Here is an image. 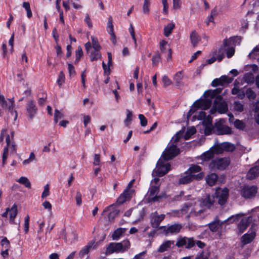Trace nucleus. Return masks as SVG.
Here are the masks:
<instances>
[{
	"instance_id": "obj_39",
	"label": "nucleus",
	"mask_w": 259,
	"mask_h": 259,
	"mask_svg": "<svg viewBox=\"0 0 259 259\" xmlns=\"http://www.w3.org/2000/svg\"><path fill=\"white\" fill-rule=\"evenodd\" d=\"M82 56L83 51L82 48L80 46H78L75 51V60L74 63L77 64L80 60V59L82 57Z\"/></svg>"
},
{
	"instance_id": "obj_41",
	"label": "nucleus",
	"mask_w": 259,
	"mask_h": 259,
	"mask_svg": "<svg viewBox=\"0 0 259 259\" xmlns=\"http://www.w3.org/2000/svg\"><path fill=\"white\" fill-rule=\"evenodd\" d=\"M91 40H92V45L94 50H101V47L99 44L98 39L96 37H95L94 36H91Z\"/></svg>"
},
{
	"instance_id": "obj_14",
	"label": "nucleus",
	"mask_w": 259,
	"mask_h": 259,
	"mask_svg": "<svg viewBox=\"0 0 259 259\" xmlns=\"http://www.w3.org/2000/svg\"><path fill=\"white\" fill-rule=\"evenodd\" d=\"M216 198L218 200V203L220 205L224 204L228 197L229 191L227 188L221 189L218 188L215 191Z\"/></svg>"
},
{
	"instance_id": "obj_40",
	"label": "nucleus",
	"mask_w": 259,
	"mask_h": 259,
	"mask_svg": "<svg viewBox=\"0 0 259 259\" xmlns=\"http://www.w3.org/2000/svg\"><path fill=\"white\" fill-rule=\"evenodd\" d=\"M174 27L175 25L173 23H169L167 26H165L164 28V35L166 36H168Z\"/></svg>"
},
{
	"instance_id": "obj_18",
	"label": "nucleus",
	"mask_w": 259,
	"mask_h": 259,
	"mask_svg": "<svg viewBox=\"0 0 259 259\" xmlns=\"http://www.w3.org/2000/svg\"><path fill=\"white\" fill-rule=\"evenodd\" d=\"M164 218L165 215L163 214H158L157 211L152 213L150 220L152 227L154 228H158L160 223Z\"/></svg>"
},
{
	"instance_id": "obj_57",
	"label": "nucleus",
	"mask_w": 259,
	"mask_h": 259,
	"mask_svg": "<svg viewBox=\"0 0 259 259\" xmlns=\"http://www.w3.org/2000/svg\"><path fill=\"white\" fill-rule=\"evenodd\" d=\"M81 194L79 191H77L75 196V200L76 205L78 206H80L82 203L81 200Z\"/></svg>"
},
{
	"instance_id": "obj_62",
	"label": "nucleus",
	"mask_w": 259,
	"mask_h": 259,
	"mask_svg": "<svg viewBox=\"0 0 259 259\" xmlns=\"http://www.w3.org/2000/svg\"><path fill=\"white\" fill-rule=\"evenodd\" d=\"M168 46L167 42L162 40L160 43V50L162 53H164L166 49V46Z\"/></svg>"
},
{
	"instance_id": "obj_27",
	"label": "nucleus",
	"mask_w": 259,
	"mask_h": 259,
	"mask_svg": "<svg viewBox=\"0 0 259 259\" xmlns=\"http://www.w3.org/2000/svg\"><path fill=\"white\" fill-rule=\"evenodd\" d=\"M259 176V166H255L248 171L246 177L248 179L253 180Z\"/></svg>"
},
{
	"instance_id": "obj_20",
	"label": "nucleus",
	"mask_w": 259,
	"mask_h": 259,
	"mask_svg": "<svg viewBox=\"0 0 259 259\" xmlns=\"http://www.w3.org/2000/svg\"><path fill=\"white\" fill-rule=\"evenodd\" d=\"M122 249V245L120 243L111 242L107 247L105 253L107 255L114 252H122V250H123Z\"/></svg>"
},
{
	"instance_id": "obj_21",
	"label": "nucleus",
	"mask_w": 259,
	"mask_h": 259,
	"mask_svg": "<svg viewBox=\"0 0 259 259\" xmlns=\"http://www.w3.org/2000/svg\"><path fill=\"white\" fill-rule=\"evenodd\" d=\"M252 221V217L251 216L242 219L237 226V228L239 233L241 234L243 233Z\"/></svg>"
},
{
	"instance_id": "obj_52",
	"label": "nucleus",
	"mask_w": 259,
	"mask_h": 259,
	"mask_svg": "<svg viewBox=\"0 0 259 259\" xmlns=\"http://www.w3.org/2000/svg\"><path fill=\"white\" fill-rule=\"evenodd\" d=\"M183 132L181 133L180 131V132L177 133L176 135L172 137L171 142H173L172 144H176L177 142H178L180 138L183 136Z\"/></svg>"
},
{
	"instance_id": "obj_55",
	"label": "nucleus",
	"mask_w": 259,
	"mask_h": 259,
	"mask_svg": "<svg viewBox=\"0 0 259 259\" xmlns=\"http://www.w3.org/2000/svg\"><path fill=\"white\" fill-rule=\"evenodd\" d=\"M65 80V75L63 71L60 72L59 77L57 80V82L59 86H61Z\"/></svg>"
},
{
	"instance_id": "obj_46",
	"label": "nucleus",
	"mask_w": 259,
	"mask_h": 259,
	"mask_svg": "<svg viewBox=\"0 0 259 259\" xmlns=\"http://www.w3.org/2000/svg\"><path fill=\"white\" fill-rule=\"evenodd\" d=\"M35 156L34 153L31 152V153H30V154L29 155V158L27 159L24 160L23 161V164L24 165H26L28 164L29 163H30V162H31L32 161H33L34 160H35Z\"/></svg>"
},
{
	"instance_id": "obj_4",
	"label": "nucleus",
	"mask_w": 259,
	"mask_h": 259,
	"mask_svg": "<svg viewBox=\"0 0 259 259\" xmlns=\"http://www.w3.org/2000/svg\"><path fill=\"white\" fill-rule=\"evenodd\" d=\"M203 96L204 99H200L194 103L193 107L188 113V116H191L192 113L194 112L198 108L206 110L211 106L212 99L211 97H207V96H205L204 94Z\"/></svg>"
},
{
	"instance_id": "obj_10",
	"label": "nucleus",
	"mask_w": 259,
	"mask_h": 259,
	"mask_svg": "<svg viewBox=\"0 0 259 259\" xmlns=\"http://www.w3.org/2000/svg\"><path fill=\"white\" fill-rule=\"evenodd\" d=\"M204 176L203 172H200L197 175H190L187 171H186L183 176L179 179V183L180 184H187L194 180L199 181L202 179Z\"/></svg>"
},
{
	"instance_id": "obj_64",
	"label": "nucleus",
	"mask_w": 259,
	"mask_h": 259,
	"mask_svg": "<svg viewBox=\"0 0 259 259\" xmlns=\"http://www.w3.org/2000/svg\"><path fill=\"white\" fill-rule=\"evenodd\" d=\"M108 31L109 33L113 32V26L111 17L109 18L107 26Z\"/></svg>"
},
{
	"instance_id": "obj_43",
	"label": "nucleus",
	"mask_w": 259,
	"mask_h": 259,
	"mask_svg": "<svg viewBox=\"0 0 259 259\" xmlns=\"http://www.w3.org/2000/svg\"><path fill=\"white\" fill-rule=\"evenodd\" d=\"M126 111L127 112V115L126 117L124 120V124L125 126H128L132 120L133 114L128 109H126Z\"/></svg>"
},
{
	"instance_id": "obj_24",
	"label": "nucleus",
	"mask_w": 259,
	"mask_h": 259,
	"mask_svg": "<svg viewBox=\"0 0 259 259\" xmlns=\"http://www.w3.org/2000/svg\"><path fill=\"white\" fill-rule=\"evenodd\" d=\"M197 118L199 120H203V125L212 124V117L210 115L206 116L204 111H200L197 115Z\"/></svg>"
},
{
	"instance_id": "obj_63",
	"label": "nucleus",
	"mask_w": 259,
	"mask_h": 259,
	"mask_svg": "<svg viewBox=\"0 0 259 259\" xmlns=\"http://www.w3.org/2000/svg\"><path fill=\"white\" fill-rule=\"evenodd\" d=\"M25 223H24V231L25 233H27L29 230V217L27 215L25 217Z\"/></svg>"
},
{
	"instance_id": "obj_42",
	"label": "nucleus",
	"mask_w": 259,
	"mask_h": 259,
	"mask_svg": "<svg viewBox=\"0 0 259 259\" xmlns=\"http://www.w3.org/2000/svg\"><path fill=\"white\" fill-rule=\"evenodd\" d=\"M205 126L204 134L206 135H209L212 133H214V125L212 124L203 125Z\"/></svg>"
},
{
	"instance_id": "obj_34",
	"label": "nucleus",
	"mask_w": 259,
	"mask_h": 259,
	"mask_svg": "<svg viewBox=\"0 0 259 259\" xmlns=\"http://www.w3.org/2000/svg\"><path fill=\"white\" fill-rule=\"evenodd\" d=\"M126 229L125 228H118L113 232L112 238L114 240H118L119 237L125 232Z\"/></svg>"
},
{
	"instance_id": "obj_3",
	"label": "nucleus",
	"mask_w": 259,
	"mask_h": 259,
	"mask_svg": "<svg viewBox=\"0 0 259 259\" xmlns=\"http://www.w3.org/2000/svg\"><path fill=\"white\" fill-rule=\"evenodd\" d=\"M159 185H151L146 195V200L147 202H155L160 201L165 197L164 193L158 195L159 192Z\"/></svg>"
},
{
	"instance_id": "obj_30",
	"label": "nucleus",
	"mask_w": 259,
	"mask_h": 259,
	"mask_svg": "<svg viewBox=\"0 0 259 259\" xmlns=\"http://www.w3.org/2000/svg\"><path fill=\"white\" fill-rule=\"evenodd\" d=\"M241 37L237 36L234 37L230 38L229 40L225 39L224 40L223 44L224 47H226L232 44L235 46L236 45H239L241 42Z\"/></svg>"
},
{
	"instance_id": "obj_17",
	"label": "nucleus",
	"mask_w": 259,
	"mask_h": 259,
	"mask_svg": "<svg viewBox=\"0 0 259 259\" xmlns=\"http://www.w3.org/2000/svg\"><path fill=\"white\" fill-rule=\"evenodd\" d=\"M101 241L95 242L94 240L89 242L88 244L83 247L79 253V256L83 257L85 255L88 254L89 251L92 249H95L97 248L99 244L101 243Z\"/></svg>"
},
{
	"instance_id": "obj_58",
	"label": "nucleus",
	"mask_w": 259,
	"mask_h": 259,
	"mask_svg": "<svg viewBox=\"0 0 259 259\" xmlns=\"http://www.w3.org/2000/svg\"><path fill=\"white\" fill-rule=\"evenodd\" d=\"M138 117L140 120V124L141 126H145L147 124V120L146 119L144 115L140 114L139 115Z\"/></svg>"
},
{
	"instance_id": "obj_25",
	"label": "nucleus",
	"mask_w": 259,
	"mask_h": 259,
	"mask_svg": "<svg viewBox=\"0 0 259 259\" xmlns=\"http://www.w3.org/2000/svg\"><path fill=\"white\" fill-rule=\"evenodd\" d=\"M131 194L128 189H125L116 200V204H121L131 198Z\"/></svg>"
},
{
	"instance_id": "obj_54",
	"label": "nucleus",
	"mask_w": 259,
	"mask_h": 259,
	"mask_svg": "<svg viewBox=\"0 0 259 259\" xmlns=\"http://www.w3.org/2000/svg\"><path fill=\"white\" fill-rule=\"evenodd\" d=\"M50 194V190H49V184H47L44 187V191L41 194V198L42 199L47 197Z\"/></svg>"
},
{
	"instance_id": "obj_32",
	"label": "nucleus",
	"mask_w": 259,
	"mask_h": 259,
	"mask_svg": "<svg viewBox=\"0 0 259 259\" xmlns=\"http://www.w3.org/2000/svg\"><path fill=\"white\" fill-rule=\"evenodd\" d=\"M218 179V176L214 173L210 174L206 177V181L210 186H213Z\"/></svg>"
},
{
	"instance_id": "obj_11",
	"label": "nucleus",
	"mask_w": 259,
	"mask_h": 259,
	"mask_svg": "<svg viewBox=\"0 0 259 259\" xmlns=\"http://www.w3.org/2000/svg\"><path fill=\"white\" fill-rule=\"evenodd\" d=\"M195 245V240L193 237H179L178 238L176 245L178 247L185 246L187 249H190Z\"/></svg>"
},
{
	"instance_id": "obj_33",
	"label": "nucleus",
	"mask_w": 259,
	"mask_h": 259,
	"mask_svg": "<svg viewBox=\"0 0 259 259\" xmlns=\"http://www.w3.org/2000/svg\"><path fill=\"white\" fill-rule=\"evenodd\" d=\"M214 152H215L214 149H211L207 152L204 153L201 156V158L204 161L209 160L213 157Z\"/></svg>"
},
{
	"instance_id": "obj_50",
	"label": "nucleus",
	"mask_w": 259,
	"mask_h": 259,
	"mask_svg": "<svg viewBox=\"0 0 259 259\" xmlns=\"http://www.w3.org/2000/svg\"><path fill=\"white\" fill-rule=\"evenodd\" d=\"M196 132V131L194 127H192L188 129L185 136V139L186 140L188 139L190 137V136L195 134Z\"/></svg>"
},
{
	"instance_id": "obj_5",
	"label": "nucleus",
	"mask_w": 259,
	"mask_h": 259,
	"mask_svg": "<svg viewBox=\"0 0 259 259\" xmlns=\"http://www.w3.org/2000/svg\"><path fill=\"white\" fill-rule=\"evenodd\" d=\"M218 110L220 113H225L228 111V105L226 102L223 100L221 95L217 96L214 101V105L210 112L211 114H214Z\"/></svg>"
},
{
	"instance_id": "obj_48",
	"label": "nucleus",
	"mask_w": 259,
	"mask_h": 259,
	"mask_svg": "<svg viewBox=\"0 0 259 259\" xmlns=\"http://www.w3.org/2000/svg\"><path fill=\"white\" fill-rule=\"evenodd\" d=\"M150 6V0H144L143 11L145 14H148L149 12V7Z\"/></svg>"
},
{
	"instance_id": "obj_51",
	"label": "nucleus",
	"mask_w": 259,
	"mask_h": 259,
	"mask_svg": "<svg viewBox=\"0 0 259 259\" xmlns=\"http://www.w3.org/2000/svg\"><path fill=\"white\" fill-rule=\"evenodd\" d=\"M122 245V252H124L127 250L130 247V242L128 240L123 241L122 242H120Z\"/></svg>"
},
{
	"instance_id": "obj_31",
	"label": "nucleus",
	"mask_w": 259,
	"mask_h": 259,
	"mask_svg": "<svg viewBox=\"0 0 259 259\" xmlns=\"http://www.w3.org/2000/svg\"><path fill=\"white\" fill-rule=\"evenodd\" d=\"M10 222L11 224H14V219L17 214V206L14 204L9 210Z\"/></svg>"
},
{
	"instance_id": "obj_9",
	"label": "nucleus",
	"mask_w": 259,
	"mask_h": 259,
	"mask_svg": "<svg viewBox=\"0 0 259 259\" xmlns=\"http://www.w3.org/2000/svg\"><path fill=\"white\" fill-rule=\"evenodd\" d=\"M170 169L169 163H166L162 158L157 161L155 172L159 177H162L165 175Z\"/></svg>"
},
{
	"instance_id": "obj_38",
	"label": "nucleus",
	"mask_w": 259,
	"mask_h": 259,
	"mask_svg": "<svg viewBox=\"0 0 259 259\" xmlns=\"http://www.w3.org/2000/svg\"><path fill=\"white\" fill-rule=\"evenodd\" d=\"M182 78L183 77L181 72H178L175 74L174 79L176 81V85L177 87H180L183 85Z\"/></svg>"
},
{
	"instance_id": "obj_19",
	"label": "nucleus",
	"mask_w": 259,
	"mask_h": 259,
	"mask_svg": "<svg viewBox=\"0 0 259 259\" xmlns=\"http://www.w3.org/2000/svg\"><path fill=\"white\" fill-rule=\"evenodd\" d=\"M26 111L28 117L32 120L37 113V108L33 100H30L26 104Z\"/></svg>"
},
{
	"instance_id": "obj_15",
	"label": "nucleus",
	"mask_w": 259,
	"mask_h": 259,
	"mask_svg": "<svg viewBox=\"0 0 259 259\" xmlns=\"http://www.w3.org/2000/svg\"><path fill=\"white\" fill-rule=\"evenodd\" d=\"M11 102V105L8 106L7 101L5 99V97L3 95H0V104L2 108L4 109H8V111L11 113V114L15 113L14 120H16L17 117V113L16 111L14 110V102L13 99H9Z\"/></svg>"
},
{
	"instance_id": "obj_1",
	"label": "nucleus",
	"mask_w": 259,
	"mask_h": 259,
	"mask_svg": "<svg viewBox=\"0 0 259 259\" xmlns=\"http://www.w3.org/2000/svg\"><path fill=\"white\" fill-rule=\"evenodd\" d=\"M214 201V197L213 196L207 195L203 196L195 203L191 213L196 216L201 215L202 213L212 206Z\"/></svg>"
},
{
	"instance_id": "obj_6",
	"label": "nucleus",
	"mask_w": 259,
	"mask_h": 259,
	"mask_svg": "<svg viewBox=\"0 0 259 259\" xmlns=\"http://www.w3.org/2000/svg\"><path fill=\"white\" fill-rule=\"evenodd\" d=\"M230 162V159L228 157L217 158L211 160L209 167L211 170H224L229 165Z\"/></svg>"
},
{
	"instance_id": "obj_22",
	"label": "nucleus",
	"mask_w": 259,
	"mask_h": 259,
	"mask_svg": "<svg viewBox=\"0 0 259 259\" xmlns=\"http://www.w3.org/2000/svg\"><path fill=\"white\" fill-rule=\"evenodd\" d=\"M233 80L232 78H229L228 76L224 75L222 76L219 78L214 79L211 83L213 87L217 86H224L225 84H227L231 83Z\"/></svg>"
},
{
	"instance_id": "obj_53",
	"label": "nucleus",
	"mask_w": 259,
	"mask_h": 259,
	"mask_svg": "<svg viewBox=\"0 0 259 259\" xmlns=\"http://www.w3.org/2000/svg\"><path fill=\"white\" fill-rule=\"evenodd\" d=\"M234 126L238 129L242 130L245 127V124L242 121L237 119L234 122Z\"/></svg>"
},
{
	"instance_id": "obj_2",
	"label": "nucleus",
	"mask_w": 259,
	"mask_h": 259,
	"mask_svg": "<svg viewBox=\"0 0 259 259\" xmlns=\"http://www.w3.org/2000/svg\"><path fill=\"white\" fill-rule=\"evenodd\" d=\"M243 214L241 213L236 214L232 215L228 218L224 222H221L217 217L214 220L208 224V227L211 232H215L218 231L220 227H222L224 223L229 222V223H233L239 220V219L242 217Z\"/></svg>"
},
{
	"instance_id": "obj_35",
	"label": "nucleus",
	"mask_w": 259,
	"mask_h": 259,
	"mask_svg": "<svg viewBox=\"0 0 259 259\" xmlns=\"http://www.w3.org/2000/svg\"><path fill=\"white\" fill-rule=\"evenodd\" d=\"M100 50H94L91 52L90 54V60L91 61L97 60L101 58V54L100 52Z\"/></svg>"
},
{
	"instance_id": "obj_7",
	"label": "nucleus",
	"mask_w": 259,
	"mask_h": 259,
	"mask_svg": "<svg viewBox=\"0 0 259 259\" xmlns=\"http://www.w3.org/2000/svg\"><path fill=\"white\" fill-rule=\"evenodd\" d=\"M180 153V149L176 144H171L168 145L163 152L161 158L164 161L172 159Z\"/></svg>"
},
{
	"instance_id": "obj_37",
	"label": "nucleus",
	"mask_w": 259,
	"mask_h": 259,
	"mask_svg": "<svg viewBox=\"0 0 259 259\" xmlns=\"http://www.w3.org/2000/svg\"><path fill=\"white\" fill-rule=\"evenodd\" d=\"M201 168L200 166L197 165H192L187 171L188 173H189L190 175H197V174H195L197 172H201Z\"/></svg>"
},
{
	"instance_id": "obj_45",
	"label": "nucleus",
	"mask_w": 259,
	"mask_h": 259,
	"mask_svg": "<svg viewBox=\"0 0 259 259\" xmlns=\"http://www.w3.org/2000/svg\"><path fill=\"white\" fill-rule=\"evenodd\" d=\"M247 97L250 99H254L256 97V94L251 89H247L245 92Z\"/></svg>"
},
{
	"instance_id": "obj_13",
	"label": "nucleus",
	"mask_w": 259,
	"mask_h": 259,
	"mask_svg": "<svg viewBox=\"0 0 259 259\" xmlns=\"http://www.w3.org/2000/svg\"><path fill=\"white\" fill-rule=\"evenodd\" d=\"M235 148L234 144L230 142H225L217 144L214 147V150L217 153H222L224 151L232 152L235 149Z\"/></svg>"
},
{
	"instance_id": "obj_16",
	"label": "nucleus",
	"mask_w": 259,
	"mask_h": 259,
	"mask_svg": "<svg viewBox=\"0 0 259 259\" xmlns=\"http://www.w3.org/2000/svg\"><path fill=\"white\" fill-rule=\"evenodd\" d=\"M182 228V225L179 224H175L167 227L162 226L160 227V229H163L166 236L177 234L180 232Z\"/></svg>"
},
{
	"instance_id": "obj_29",
	"label": "nucleus",
	"mask_w": 259,
	"mask_h": 259,
	"mask_svg": "<svg viewBox=\"0 0 259 259\" xmlns=\"http://www.w3.org/2000/svg\"><path fill=\"white\" fill-rule=\"evenodd\" d=\"M222 88H218L214 90H209L204 92V95L211 97L212 99L217 97V96L220 94L222 91Z\"/></svg>"
},
{
	"instance_id": "obj_60",
	"label": "nucleus",
	"mask_w": 259,
	"mask_h": 259,
	"mask_svg": "<svg viewBox=\"0 0 259 259\" xmlns=\"http://www.w3.org/2000/svg\"><path fill=\"white\" fill-rule=\"evenodd\" d=\"M162 81L165 87H166L172 83V82L170 80V79L166 75H164L162 77Z\"/></svg>"
},
{
	"instance_id": "obj_12",
	"label": "nucleus",
	"mask_w": 259,
	"mask_h": 259,
	"mask_svg": "<svg viewBox=\"0 0 259 259\" xmlns=\"http://www.w3.org/2000/svg\"><path fill=\"white\" fill-rule=\"evenodd\" d=\"M257 191V188L255 186H244L241 191V195L245 198L254 197Z\"/></svg>"
},
{
	"instance_id": "obj_36",
	"label": "nucleus",
	"mask_w": 259,
	"mask_h": 259,
	"mask_svg": "<svg viewBox=\"0 0 259 259\" xmlns=\"http://www.w3.org/2000/svg\"><path fill=\"white\" fill-rule=\"evenodd\" d=\"M17 182L21 184L24 185V186L28 189L31 188V183L28 179L25 177H21Z\"/></svg>"
},
{
	"instance_id": "obj_44",
	"label": "nucleus",
	"mask_w": 259,
	"mask_h": 259,
	"mask_svg": "<svg viewBox=\"0 0 259 259\" xmlns=\"http://www.w3.org/2000/svg\"><path fill=\"white\" fill-rule=\"evenodd\" d=\"M64 117V114L60 111L56 109L54 114V121L57 123L59 119Z\"/></svg>"
},
{
	"instance_id": "obj_56",
	"label": "nucleus",
	"mask_w": 259,
	"mask_h": 259,
	"mask_svg": "<svg viewBox=\"0 0 259 259\" xmlns=\"http://www.w3.org/2000/svg\"><path fill=\"white\" fill-rule=\"evenodd\" d=\"M257 55H259V47L256 46L249 54V56L250 58H255Z\"/></svg>"
},
{
	"instance_id": "obj_49",
	"label": "nucleus",
	"mask_w": 259,
	"mask_h": 259,
	"mask_svg": "<svg viewBox=\"0 0 259 259\" xmlns=\"http://www.w3.org/2000/svg\"><path fill=\"white\" fill-rule=\"evenodd\" d=\"M1 244L4 249H9L10 242L6 237H4L1 242Z\"/></svg>"
},
{
	"instance_id": "obj_23",
	"label": "nucleus",
	"mask_w": 259,
	"mask_h": 259,
	"mask_svg": "<svg viewBox=\"0 0 259 259\" xmlns=\"http://www.w3.org/2000/svg\"><path fill=\"white\" fill-rule=\"evenodd\" d=\"M256 233L254 231H251L250 233L244 234L241 237V243L243 245L250 243L254 239Z\"/></svg>"
},
{
	"instance_id": "obj_26",
	"label": "nucleus",
	"mask_w": 259,
	"mask_h": 259,
	"mask_svg": "<svg viewBox=\"0 0 259 259\" xmlns=\"http://www.w3.org/2000/svg\"><path fill=\"white\" fill-rule=\"evenodd\" d=\"M174 244V241L173 240H166L163 242L157 249V251L159 252H163L168 250L171 248V246Z\"/></svg>"
},
{
	"instance_id": "obj_61",
	"label": "nucleus",
	"mask_w": 259,
	"mask_h": 259,
	"mask_svg": "<svg viewBox=\"0 0 259 259\" xmlns=\"http://www.w3.org/2000/svg\"><path fill=\"white\" fill-rule=\"evenodd\" d=\"M8 148H9V146H7L6 147L4 148V152H3V159H2V162H3V165L5 164V162H6L7 158V156H8Z\"/></svg>"
},
{
	"instance_id": "obj_47",
	"label": "nucleus",
	"mask_w": 259,
	"mask_h": 259,
	"mask_svg": "<svg viewBox=\"0 0 259 259\" xmlns=\"http://www.w3.org/2000/svg\"><path fill=\"white\" fill-rule=\"evenodd\" d=\"M234 108L235 110L241 112L243 110V105L239 101H235L234 103Z\"/></svg>"
},
{
	"instance_id": "obj_28",
	"label": "nucleus",
	"mask_w": 259,
	"mask_h": 259,
	"mask_svg": "<svg viewBox=\"0 0 259 259\" xmlns=\"http://www.w3.org/2000/svg\"><path fill=\"white\" fill-rule=\"evenodd\" d=\"M190 39L193 47H196L201 40V37L195 30L192 31L190 35Z\"/></svg>"
},
{
	"instance_id": "obj_8",
	"label": "nucleus",
	"mask_w": 259,
	"mask_h": 259,
	"mask_svg": "<svg viewBox=\"0 0 259 259\" xmlns=\"http://www.w3.org/2000/svg\"><path fill=\"white\" fill-rule=\"evenodd\" d=\"M225 120L223 119H220L214 124V133L218 135H228L231 133V129L224 123Z\"/></svg>"
},
{
	"instance_id": "obj_59",
	"label": "nucleus",
	"mask_w": 259,
	"mask_h": 259,
	"mask_svg": "<svg viewBox=\"0 0 259 259\" xmlns=\"http://www.w3.org/2000/svg\"><path fill=\"white\" fill-rule=\"evenodd\" d=\"M234 53H235L234 47H231L228 48L227 49V52H226L227 57L228 58L232 57L234 55Z\"/></svg>"
}]
</instances>
